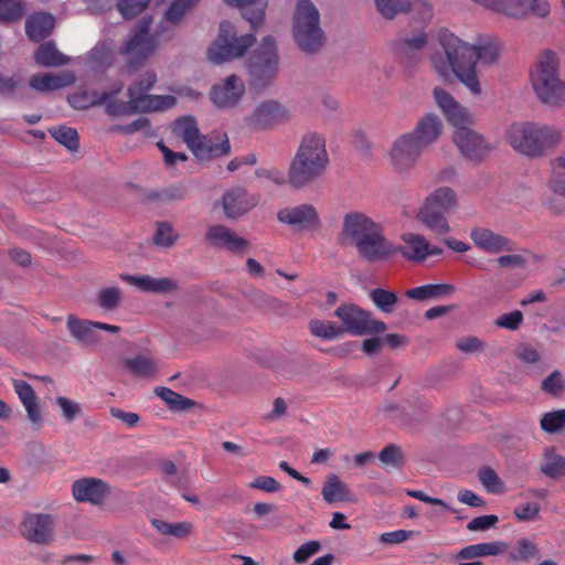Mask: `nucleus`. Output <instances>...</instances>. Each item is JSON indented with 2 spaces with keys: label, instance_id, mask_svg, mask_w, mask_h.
I'll list each match as a JSON object with an SVG mask.
<instances>
[{
  "label": "nucleus",
  "instance_id": "obj_4",
  "mask_svg": "<svg viewBox=\"0 0 565 565\" xmlns=\"http://www.w3.org/2000/svg\"><path fill=\"white\" fill-rule=\"evenodd\" d=\"M330 159L323 135L306 132L291 158L286 183L292 190H303L317 183L326 174Z\"/></svg>",
  "mask_w": 565,
  "mask_h": 565
},
{
  "label": "nucleus",
  "instance_id": "obj_24",
  "mask_svg": "<svg viewBox=\"0 0 565 565\" xmlns=\"http://www.w3.org/2000/svg\"><path fill=\"white\" fill-rule=\"evenodd\" d=\"M129 97H132L135 114L163 111L173 108L178 103L173 95H135V93L130 90Z\"/></svg>",
  "mask_w": 565,
  "mask_h": 565
},
{
  "label": "nucleus",
  "instance_id": "obj_38",
  "mask_svg": "<svg viewBox=\"0 0 565 565\" xmlns=\"http://www.w3.org/2000/svg\"><path fill=\"white\" fill-rule=\"evenodd\" d=\"M88 63L93 71L104 72L114 65L115 55L106 42H98L88 53Z\"/></svg>",
  "mask_w": 565,
  "mask_h": 565
},
{
  "label": "nucleus",
  "instance_id": "obj_56",
  "mask_svg": "<svg viewBox=\"0 0 565 565\" xmlns=\"http://www.w3.org/2000/svg\"><path fill=\"white\" fill-rule=\"evenodd\" d=\"M539 556L540 551L537 546L525 537L518 540V551L509 554L510 559L514 562L539 558Z\"/></svg>",
  "mask_w": 565,
  "mask_h": 565
},
{
  "label": "nucleus",
  "instance_id": "obj_40",
  "mask_svg": "<svg viewBox=\"0 0 565 565\" xmlns=\"http://www.w3.org/2000/svg\"><path fill=\"white\" fill-rule=\"evenodd\" d=\"M172 131L174 135L183 139L188 148L194 143L195 139L199 138V135L201 134L196 119L191 115L178 118L173 122Z\"/></svg>",
  "mask_w": 565,
  "mask_h": 565
},
{
  "label": "nucleus",
  "instance_id": "obj_42",
  "mask_svg": "<svg viewBox=\"0 0 565 565\" xmlns=\"http://www.w3.org/2000/svg\"><path fill=\"white\" fill-rule=\"evenodd\" d=\"M151 525L162 535L173 536L175 539L188 537L193 530L190 522L169 523L160 519H151Z\"/></svg>",
  "mask_w": 565,
  "mask_h": 565
},
{
  "label": "nucleus",
  "instance_id": "obj_18",
  "mask_svg": "<svg viewBox=\"0 0 565 565\" xmlns=\"http://www.w3.org/2000/svg\"><path fill=\"white\" fill-rule=\"evenodd\" d=\"M201 162L211 161L231 152V143L226 134L199 135L189 148Z\"/></svg>",
  "mask_w": 565,
  "mask_h": 565
},
{
  "label": "nucleus",
  "instance_id": "obj_39",
  "mask_svg": "<svg viewBox=\"0 0 565 565\" xmlns=\"http://www.w3.org/2000/svg\"><path fill=\"white\" fill-rule=\"evenodd\" d=\"M0 95L7 98L25 99L28 95L24 78L18 73L12 76L0 73Z\"/></svg>",
  "mask_w": 565,
  "mask_h": 565
},
{
  "label": "nucleus",
  "instance_id": "obj_37",
  "mask_svg": "<svg viewBox=\"0 0 565 565\" xmlns=\"http://www.w3.org/2000/svg\"><path fill=\"white\" fill-rule=\"evenodd\" d=\"M124 366L135 376L152 379L158 373L157 361L148 355L138 354L124 360Z\"/></svg>",
  "mask_w": 565,
  "mask_h": 565
},
{
  "label": "nucleus",
  "instance_id": "obj_47",
  "mask_svg": "<svg viewBox=\"0 0 565 565\" xmlns=\"http://www.w3.org/2000/svg\"><path fill=\"white\" fill-rule=\"evenodd\" d=\"M514 7L522 13L512 15V18H524L529 13L545 18L550 13V2L547 0H515Z\"/></svg>",
  "mask_w": 565,
  "mask_h": 565
},
{
  "label": "nucleus",
  "instance_id": "obj_54",
  "mask_svg": "<svg viewBox=\"0 0 565 565\" xmlns=\"http://www.w3.org/2000/svg\"><path fill=\"white\" fill-rule=\"evenodd\" d=\"M380 461L396 469H399L405 463V457L402 448L398 445L390 444L384 447L379 454Z\"/></svg>",
  "mask_w": 565,
  "mask_h": 565
},
{
  "label": "nucleus",
  "instance_id": "obj_14",
  "mask_svg": "<svg viewBox=\"0 0 565 565\" xmlns=\"http://www.w3.org/2000/svg\"><path fill=\"white\" fill-rule=\"evenodd\" d=\"M425 148L409 134L395 139L390 151L392 166L399 172L413 169Z\"/></svg>",
  "mask_w": 565,
  "mask_h": 565
},
{
  "label": "nucleus",
  "instance_id": "obj_16",
  "mask_svg": "<svg viewBox=\"0 0 565 565\" xmlns=\"http://www.w3.org/2000/svg\"><path fill=\"white\" fill-rule=\"evenodd\" d=\"M452 139L461 154L473 162L482 161L493 149L481 135L469 127L456 129Z\"/></svg>",
  "mask_w": 565,
  "mask_h": 565
},
{
  "label": "nucleus",
  "instance_id": "obj_33",
  "mask_svg": "<svg viewBox=\"0 0 565 565\" xmlns=\"http://www.w3.org/2000/svg\"><path fill=\"white\" fill-rule=\"evenodd\" d=\"M456 291V287L451 284H427L418 286L406 291L409 299L424 301L427 299H440L451 296Z\"/></svg>",
  "mask_w": 565,
  "mask_h": 565
},
{
  "label": "nucleus",
  "instance_id": "obj_45",
  "mask_svg": "<svg viewBox=\"0 0 565 565\" xmlns=\"http://www.w3.org/2000/svg\"><path fill=\"white\" fill-rule=\"evenodd\" d=\"M309 331L312 335L323 340H333L343 335L341 327L335 322L320 319L309 321Z\"/></svg>",
  "mask_w": 565,
  "mask_h": 565
},
{
  "label": "nucleus",
  "instance_id": "obj_64",
  "mask_svg": "<svg viewBox=\"0 0 565 565\" xmlns=\"http://www.w3.org/2000/svg\"><path fill=\"white\" fill-rule=\"evenodd\" d=\"M555 162L556 168L562 171H555L551 180V188L555 193L565 196V157L556 158Z\"/></svg>",
  "mask_w": 565,
  "mask_h": 565
},
{
  "label": "nucleus",
  "instance_id": "obj_61",
  "mask_svg": "<svg viewBox=\"0 0 565 565\" xmlns=\"http://www.w3.org/2000/svg\"><path fill=\"white\" fill-rule=\"evenodd\" d=\"M198 0H174L166 12V18L171 23H179L185 12L190 10Z\"/></svg>",
  "mask_w": 565,
  "mask_h": 565
},
{
  "label": "nucleus",
  "instance_id": "obj_13",
  "mask_svg": "<svg viewBox=\"0 0 565 565\" xmlns=\"http://www.w3.org/2000/svg\"><path fill=\"white\" fill-rule=\"evenodd\" d=\"M55 519L49 513H26L20 525L24 540L38 545H49L54 540Z\"/></svg>",
  "mask_w": 565,
  "mask_h": 565
},
{
  "label": "nucleus",
  "instance_id": "obj_2",
  "mask_svg": "<svg viewBox=\"0 0 565 565\" xmlns=\"http://www.w3.org/2000/svg\"><path fill=\"white\" fill-rule=\"evenodd\" d=\"M227 4L238 7L242 17L249 22L250 30L256 31L264 24L265 0H224ZM256 42L254 32L237 36L236 28L230 21H222L218 34L207 50L209 60L215 64L233 61L245 55Z\"/></svg>",
  "mask_w": 565,
  "mask_h": 565
},
{
  "label": "nucleus",
  "instance_id": "obj_63",
  "mask_svg": "<svg viewBox=\"0 0 565 565\" xmlns=\"http://www.w3.org/2000/svg\"><path fill=\"white\" fill-rule=\"evenodd\" d=\"M456 348L463 353H480L486 349V343L477 337L468 335L459 339Z\"/></svg>",
  "mask_w": 565,
  "mask_h": 565
},
{
  "label": "nucleus",
  "instance_id": "obj_3",
  "mask_svg": "<svg viewBox=\"0 0 565 565\" xmlns=\"http://www.w3.org/2000/svg\"><path fill=\"white\" fill-rule=\"evenodd\" d=\"M339 239L353 245L360 258L367 263L395 256V244L385 237L382 225L362 212L352 211L343 216Z\"/></svg>",
  "mask_w": 565,
  "mask_h": 565
},
{
  "label": "nucleus",
  "instance_id": "obj_46",
  "mask_svg": "<svg viewBox=\"0 0 565 565\" xmlns=\"http://www.w3.org/2000/svg\"><path fill=\"white\" fill-rule=\"evenodd\" d=\"M50 135L70 151L79 148V136L76 129L61 125L49 129Z\"/></svg>",
  "mask_w": 565,
  "mask_h": 565
},
{
  "label": "nucleus",
  "instance_id": "obj_53",
  "mask_svg": "<svg viewBox=\"0 0 565 565\" xmlns=\"http://www.w3.org/2000/svg\"><path fill=\"white\" fill-rule=\"evenodd\" d=\"M480 483L491 493H500L503 490V482L490 466H483L478 470Z\"/></svg>",
  "mask_w": 565,
  "mask_h": 565
},
{
  "label": "nucleus",
  "instance_id": "obj_59",
  "mask_svg": "<svg viewBox=\"0 0 565 565\" xmlns=\"http://www.w3.org/2000/svg\"><path fill=\"white\" fill-rule=\"evenodd\" d=\"M105 113L110 117L135 115L132 97L127 102L109 98L105 104Z\"/></svg>",
  "mask_w": 565,
  "mask_h": 565
},
{
  "label": "nucleus",
  "instance_id": "obj_48",
  "mask_svg": "<svg viewBox=\"0 0 565 565\" xmlns=\"http://www.w3.org/2000/svg\"><path fill=\"white\" fill-rule=\"evenodd\" d=\"M24 14L25 10L21 0H0L1 23H17Z\"/></svg>",
  "mask_w": 565,
  "mask_h": 565
},
{
  "label": "nucleus",
  "instance_id": "obj_28",
  "mask_svg": "<svg viewBox=\"0 0 565 565\" xmlns=\"http://www.w3.org/2000/svg\"><path fill=\"white\" fill-rule=\"evenodd\" d=\"M427 42V34L420 31L412 36L397 39L393 44V49L401 58L411 63L419 60V55L426 47Z\"/></svg>",
  "mask_w": 565,
  "mask_h": 565
},
{
  "label": "nucleus",
  "instance_id": "obj_7",
  "mask_svg": "<svg viewBox=\"0 0 565 565\" xmlns=\"http://www.w3.org/2000/svg\"><path fill=\"white\" fill-rule=\"evenodd\" d=\"M559 60L551 51H544L536 63V68L531 73V83L539 100L551 107H559L565 104V82L558 75Z\"/></svg>",
  "mask_w": 565,
  "mask_h": 565
},
{
  "label": "nucleus",
  "instance_id": "obj_17",
  "mask_svg": "<svg viewBox=\"0 0 565 565\" xmlns=\"http://www.w3.org/2000/svg\"><path fill=\"white\" fill-rule=\"evenodd\" d=\"M277 218L300 231H318L322 226L316 207L307 203L279 210Z\"/></svg>",
  "mask_w": 565,
  "mask_h": 565
},
{
  "label": "nucleus",
  "instance_id": "obj_21",
  "mask_svg": "<svg viewBox=\"0 0 565 565\" xmlns=\"http://www.w3.org/2000/svg\"><path fill=\"white\" fill-rule=\"evenodd\" d=\"M258 203V199L249 195L244 186H235L224 192L222 206L227 218L237 220Z\"/></svg>",
  "mask_w": 565,
  "mask_h": 565
},
{
  "label": "nucleus",
  "instance_id": "obj_15",
  "mask_svg": "<svg viewBox=\"0 0 565 565\" xmlns=\"http://www.w3.org/2000/svg\"><path fill=\"white\" fill-rule=\"evenodd\" d=\"M245 90L243 79L236 74H231L211 87L209 97L216 108L228 109L241 103Z\"/></svg>",
  "mask_w": 565,
  "mask_h": 565
},
{
  "label": "nucleus",
  "instance_id": "obj_1",
  "mask_svg": "<svg viewBox=\"0 0 565 565\" xmlns=\"http://www.w3.org/2000/svg\"><path fill=\"white\" fill-rule=\"evenodd\" d=\"M438 42L443 49L431 56L434 70L444 79L455 75L473 95L481 94V85L477 76V62L486 64L497 62L499 53L492 44L471 45L463 42L448 30H441Z\"/></svg>",
  "mask_w": 565,
  "mask_h": 565
},
{
  "label": "nucleus",
  "instance_id": "obj_57",
  "mask_svg": "<svg viewBox=\"0 0 565 565\" xmlns=\"http://www.w3.org/2000/svg\"><path fill=\"white\" fill-rule=\"evenodd\" d=\"M149 2L150 0H118L116 6L124 19L130 20L140 14Z\"/></svg>",
  "mask_w": 565,
  "mask_h": 565
},
{
  "label": "nucleus",
  "instance_id": "obj_10",
  "mask_svg": "<svg viewBox=\"0 0 565 565\" xmlns=\"http://www.w3.org/2000/svg\"><path fill=\"white\" fill-rule=\"evenodd\" d=\"M152 22L151 15H143L130 31L125 45L119 49V54L126 56V71L129 74L141 68L156 51L157 40L150 34Z\"/></svg>",
  "mask_w": 565,
  "mask_h": 565
},
{
  "label": "nucleus",
  "instance_id": "obj_44",
  "mask_svg": "<svg viewBox=\"0 0 565 565\" xmlns=\"http://www.w3.org/2000/svg\"><path fill=\"white\" fill-rule=\"evenodd\" d=\"M374 306L384 313H392L398 302L397 294L383 288H374L369 294Z\"/></svg>",
  "mask_w": 565,
  "mask_h": 565
},
{
  "label": "nucleus",
  "instance_id": "obj_58",
  "mask_svg": "<svg viewBox=\"0 0 565 565\" xmlns=\"http://www.w3.org/2000/svg\"><path fill=\"white\" fill-rule=\"evenodd\" d=\"M541 390L552 396H559L565 392V379L558 370L553 371L541 384Z\"/></svg>",
  "mask_w": 565,
  "mask_h": 565
},
{
  "label": "nucleus",
  "instance_id": "obj_52",
  "mask_svg": "<svg viewBox=\"0 0 565 565\" xmlns=\"http://www.w3.org/2000/svg\"><path fill=\"white\" fill-rule=\"evenodd\" d=\"M379 12L386 19H393L398 13L411 10L409 0H375Z\"/></svg>",
  "mask_w": 565,
  "mask_h": 565
},
{
  "label": "nucleus",
  "instance_id": "obj_43",
  "mask_svg": "<svg viewBox=\"0 0 565 565\" xmlns=\"http://www.w3.org/2000/svg\"><path fill=\"white\" fill-rule=\"evenodd\" d=\"M154 393L162 401L166 402L171 411H188L195 405L193 399H190L169 387L159 386L154 388Z\"/></svg>",
  "mask_w": 565,
  "mask_h": 565
},
{
  "label": "nucleus",
  "instance_id": "obj_25",
  "mask_svg": "<svg viewBox=\"0 0 565 565\" xmlns=\"http://www.w3.org/2000/svg\"><path fill=\"white\" fill-rule=\"evenodd\" d=\"M443 122L435 114H426L422 117L414 130L409 134L426 149L441 135Z\"/></svg>",
  "mask_w": 565,
  "mask_h": 565
},
{
  "label": "nucleus",
  "instance_id": "obj_19",
  "mask_svg": "<svg viewBox=\"0 0 565 565\" xmlns=\"http://www.w3.org/2000/svg\"><path fill=\"white\" fill-rule=\"evenodd\" d=\"M72 492L77 502L99 505L111 494V487L102 479L87 477L75 480L72 484Z\"/></svg>",
  "mask_w": 565,
  "mask_h": 565
},
{
  "label": "nucleus",
  "instance_id": "obj_50",
  "mask_svg": "<svg viewBox=\"0 0 565 565\" xmlns=\"http://www.w3.org/2000/svg\"><path fill=\"white\" fill-rule=\"evenodd\" d=\"M178 238L179 234L174 231L171 223L167 221L157 222L156 232L152 238L154 245L170 248L175 244Z\"/></svg>",
  "mask_w": 565,
  "mask_h": 565
},
{
  "label": "nucleus",
  "instance_id": "obj_34",
  "mask_svg": "<svg viewBox=\"0 0 565 565\" xmlns=\"http://www.w3.org/2000/svg\"><path fill=\"white\" fill-rule=\"evenodd\" d=\"M66 324L71 335L78 342L85 344L96 343L97 334L94 321L83 320L74 315H68Z\"/></svg>",
  "mask_w": 565,
  "mask_h": 565
},
{
  "label": "nucleus",
  "instance_id": "obj_51",
  "mask_svg": "<svg viewBox=\"0 0 565 565\" xmlns=\"http://www.w3.org/2000/svg\"><path fill=\"white\" fill-rule=\"evenodd\" d=\"M444 116L447 118L449 124H451L456 129H466L470 125L473 124V118L471 114L461 106L459 103H457L454 107L451 106L448 108L445 113H443Z\"/></svg>",
  "mask_w": 565,
  "mask_h": 565
},
{
  "label": "nucleus",
  "instance_id": "obj_12",
  "mask_svg": "<svg viewBox=\"0 0 565 565\" xmlns=\"http://www.w3.org/2000/svg\"><path fill=\"white\" fill-rule=\"evenodd\" d=\"M289 120V110L282 104L275 99H267L255 107L253 113L246 117L245 122L254 130L264 131Z\"/></svg>",
  "mask_w": 565,
  "mask_h": 565
},
{
  "label": "nucleus",
  "instance_id": "obj_41",
  "mask_svg": "<svg viewBox=\"0 0 565 565\" xmlns=\"http://www.w3.org/2000/svg\"><path fill=\"white\" fill-rule=\"evenodd\" d=\"M124 291L117 286H109L96 292L95 302L104 311H115L122 302Z\"/></svg>",
  "mask_w": 565,
  "mask_h": 565
},
{
  "label": "nucleus",
  "instance_id": "obj_31",
  "mask_svg": "<svg viewBox=\"0 0 565 565\" xmlns=\"http://www.w3.org/2000/svg\"><path fill=\"white\" fill-rule=\"evenodd\" d=\"M509 544L503 541L478 543L462 547L456 555L455 561H469L478 557L497 556L503 554Z\"/></svg>",
  "mask_w": 565,
  "mask_h": 565
},
{
  "label": "nucleus",
  "instance_id": "obj_8",
  "mask_svg": "<svg viewBox=\"0 0 565 565\" xmlns=\"http://www.w3.org/2000/svg\"><path fill=\"white\" fill-rule=\"evenodd\" d=\"M246 71L250 90L259 94L273 84L279 71V54L274 36L262 39L260 45L246 61Z\"/></svg>",
  "mask_w": 565,
  "mask_h": 565
},
{
  "label": "nucleus",
  "instance_id": "obj_62",
  "mask_svg": "<svg viewBox=\"0 0 565 565\" xmlns=\"http://www.w3.org/2000/svg\"><path fill=\"white\" fill-rule=\"evenodd\" d=\"M157 83V75L152 71H148L145 75V78L136 81L127 88V96L129 97V92L132 90L135 95L148 94L149 90L152 89L154 84Z\"/></svg>",
  "mask_w": 565,
  "mask_h": 565
},
{
  "label": "nucleus",
  "instance_id": "obj_22",
  "mask_svg": "<svg viewBox=\"0 0 565 565\" xmlns=\"http://www.w3.org/2000/svg\"><path fill=\"white\" fill-rule=\"evenodd\" d=\"M470 238L477 247L490 254L515 249L513 241L484 227H473L470 232Z\"/></svg>",
  "mask_w": 565,
  "mask_h": 565
},
{
  "label": "nucleus",
  "instance_id": "obj_11",
  "mask_svg": "<svg viewBox=\"0 0 565 565\" xmlns=\"http://www.w3.org/2000/svg\"><path fill=\"white\" fill-rule=\"evenodd\" d=\"M334 317L342 322V333L362 337L379 334L387 330V324L373 318L371 311L360 308L353 303H344L334 311Z\"/></svg>",
  "mask_w": 565,
  "mask_h": 565
},
{
  "label": "nucleus",
  "instance_id": "obj_49",
  "mask_svg": "<svg viewBox=\"0 0 565 565\" xmlns=\"http://www.w3.org/2000/svg\"><path fill=\"white\" fill-rule=\"evenodd\" d=\"M113 132H119L124 135H132L136 131L142 130L145 137L153 138L157 136L156 130L151 126V121L147 117H139L134 121L126 125H115L110 128Z\"/></svg>",
  "mask_w": 565,
  "mask_h": 565
},
{
  "label": "nucleus",
  "instance_id": "obj_32",
  "mask_svg": "<svg viewBox=\"0 0 565 565\" xmlns=\"http://www.w3.org/2000/svg\"><path fill=\"white\" fill-rule=\"evenodd\" d=\"M323 500L331 504L334 502H354V494L335 473H330L321 490Z\"/></svg>",
  "mask_w": 565,
  "mask_h": 565
},
{
  "label": "nucleus",
  "instance_id": "obj_60",
  "mask_svg": "<svg viewBox=\"0 0 565 565\" xmlns=\"http://www.w3.org/2000/svg\"><path fill=\"white\" fill-rule=\"evenodd\" d=\"M198 0H174L166 12V18L171 23H179L185 12L190 10Z\"/></svg>",
  "mask_w": 565,
  "mask_h": 565
},
{
  "label": "nucleus",
  "instance_id": "obj_6",
  "mask_svg": "<svg viewBox=\"0 0 565 565\" xmlns=\"http://www.w3.org/2000/svg\"><path fill=\"white\" fill-rule=\"evenodd\" d=\"M292 38L297 47L308 55L320 52L326 33L320 25V13L311 0H298L292 14Z\"/></svg>",
  "mask_w": 565,
  "mask_h": 565
},
{
  "label": "nucleus",
  "instance_id": "obj_30",
  "mask_svg": "<svg viewBox=\"0 0 565 565\" xmlns=\"http://www.w3.org/2000/svg\"><path fill=\"white\" fill-rule=\"evenodd\" d=\"M75 82V75L72 72H63L55 75L51 73H38L31 76L29 85L31 88L46 93L72 85Z\"/></svg>",
  "mask_w": 565,
  "mask_h": 565
},
{
  "label": "nucleus",
  "instance_id": "obj_5",
  "mask_svg": "<svg viewBox=\"0 0 565 565\" xmlns=\"http://www.w3.org/2000/svg\"><path fill=\"white\" fill-rule=\"evenodd\" d=\"M562 140V132L553 126L534 122H514L508 130V142L519 153L541 158L554 151Z\"/></svg>",
  "mask_w": 565,
  "mask_h": 565
},
{
  "label": "nucleus",
  "instance_id": "obj_20",
  "mask_svg": "<svg viewBox=\"0 0 565 565\" xmlns=\"http://www.w3.org/2000/svg\"><path fill=\"white\" fill-rule=\"evenodd\" d=\"M205 238L213 247L226 249L234 255H243L249 247L246 238L238 236L225 225L210 226Z\"/></svg>",
  "mask_w": 565,
  "mask_h": 565
},
{
  "label": "nucleus",
  "instance_id": "obj_29",
  "mask_svg": "<svg viewBox=\"0 0 565 565\" xmlns=\"http://www.w3.org/2000/svg\"><path fill=\"white\" fill-rule=\"evenodd\" d=\"M55 26V18L49 12H35L25 20V33L32 42L46 39Z\"/></svg>",
  "mask_w": 565,
  "mask_h": 565
},
{
  "label": "nucleus",
  "instance_id": "obj_35",
  "mask_svg": "<svg viewBox=\"0 0 565 565\" xmlns=\"http://www.w3.org/2000/svg\"><path fill=\"white\" fill-rule=\"evenodd\" d=\"M34 61L38 65L44 67H58L70 62V57L61 53L55 44L50 42L42 43L34 53Z\"/></svg>",
  "mask_w": 565,
  "mask_h": 565
},
{
  "label": "nucleus",
  "instance_id": "obj_55",
  "mask_svg": "<svg viewBox=\"0 0 565 565\" xmlns=\"http://www.w3.org/2000/svg\"><path fill=\"white\" fill-rule=\"evenodd\" d=\"M565 427V409L550 412L543 415L541 428L550 434L557 433Z\"/></svg>",
  "mask_w": 565,
  "mask_h": 565
},
{
  "label": "nucleus",
  "instance_id": "obj_23",
  "mask_svg": "<svg viewBox=\"0 0 565 565\" xmlns=\"http://www.w3.org/2000/svg\"><path fill=\"white\" fill-rule=\"evenodd\" d=\"M119 277L121 280L146 292L170 294L179 290L177 280L168 277L154 278L149 275L134 276L129 274H121Z\"/></svg>",
  "mask_w": 565,
  "mask_h": 565
},
{
  "label": "nucleus",
  "instance_id": "obj_9",
  "mask_svg": "<svg viewBox=\"0 0 565 565\" xmlns=\"http://www.w3.org/2000/svg\"><path fill=\"white\" fill-rule=\"evenodd\" d=\"M457 207L458 198L455 191L449 186H439L425 199L416 218L436 235H445L451 230L447 215Z\"/></svg>",
  "mask_w": 565,
  "mask_h": 565
},
{
  "label": "nucleus",
  "instance_id": "obj_26",
  "mask_svg": "<svg viewBox=\"0 0 565 565\" xmlns=\"http://www.w3.org/2000/svg\"><path fill=\"white\" fill-rule=\"evenodd\" d=\"M402 239L406 246L395 245V255L401 254L404 258L416 263H420L428 257L427 248H429V242L425 236L405 233L402 235Z\"/></svg>",
  "mask_w": 565,
  "mask_h": 565
},
{
  "label": "nucleus",
  "instance_id": "obj_36",
  "mask_svg": "<svg viewBox=\"0 0 565 565\" xmlns=\"http://www.w3.org/2000/svg\"><path fill=\"white\" fill-rule=\"evenodd\" d=\"M540 471L554 480L565 477V457L557 454L555 448H546L540 465Z\"/></svg>",
  "mask_w": 565,
  "mask_h": 565
},
{
  "label": "nucleus",
  "instance_id": "obj_27",
  "mask_svg": "<svg viewBox=\"0 0 565 565\" xmlns=\"http://www.w3.org/2000/svg\"><path fill=\"white\" fill-rule=\"evenodd\" d=\"M245 297L250 305L265 313H274L277 316H286L289 313V303L269 296L260 289H249L245 292Z\"/></svg>",
  "mask_w": 565,
  "mask_h": 565
}]
</instances>
